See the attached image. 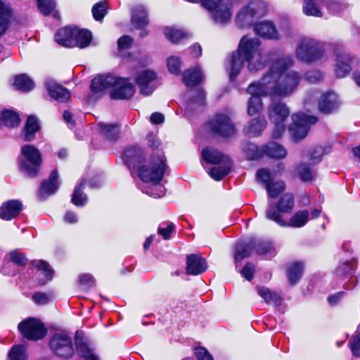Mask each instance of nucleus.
<instances>
[{"instance_id": "nucleus-1", "label": "nucleus", "mask_w": 360, "mask_h": 360, "mask_svg": "<svg viewBox=\"0 0 360 360\" xmlns=\"http://www.w3.org/2000/svg\"><path fill=\"white\" fill-rule=\"evenodd\" d=\"M293 64L294 61L290 56L278 58L259 82L249 85L248 93H263L271 97L290 96L295 91L302 79V75L295 71L284 74Z\"/></svg>"}, {"instance_id": "nucleus-2", "label": "nucleus", "mask_w": 360, "mask_h": 360, "mask_svg": "<svg viewBox=\"0 0 360 360\" xmlns=\"http://www.w3.org/2000/svg\"><path fill=\"white\" fill-rule=\"evenodd\" d=\"M270 60L267 54L263 53L259 46H238L236 52L233 53L226 67L231 81L235 80L243 68L244 63H248L250 72L262 70Z\"/></svg>"}, {"instance_id": "nucleus-3", "label": "nucleus", "mask_w": 360, "mask_h": 360, "mask_svg": "<svg viewBox=\"0 0 360 360\" xmlns=\"http://www.w3.org/2000/svg\"><path fill=\"white\" fill-rule=\"evenodd\" d=\"M166 168L165 158L162 153L158 152L150 158L148 166L143 165L139 168V176L145 182L160 183Z\"/></svg>"}, {"instance_id": "nucleus-4", "label": "nucleus", "mask_w": 360, "mask_h": 360, "mask_svg": "<svg viewBox=\"0 0 360 360\" xmlns=\"http://www.w3.org/2000/svg\"><path fill=\"white\" fill-rule=\"evenodd\" d=\"M23 159L20 161V169L30 177L37 176L41 164V156L39 150L32 145H25L21 148Z\"/></svg>"}, {"instance_id": "nucleus-5", "label": "nucleus", "mask_w": 360, "mask_h": 360, "mask_svg": "<svg viewBox=\"0 0 360 360\" xmlns=\"http://www.w3.org/2000/svg\"><path fill=\"white\" fill-rule=\"evenodd\" d=\"M266 11V4L259 0H254L244 6L236 15V23L240 27L251 25L256 19L262 18Z\"/></svg>"}, {"instance_id": "nucleus-6", "label": "nucleus", "mask_w": 360, "mask_h": 360, "mask_svg": "<svg viewBox=\"0 0 360 360\" xmlns=\"http://www.w3.org/2000/svg\"><path fill=\"white\" fill-rule=\"evenodd\" d=\"M266 217L283 227L301 228L308 222L309 212L307 210L297 211L292 216L289 221H286L283 219L282 215L276 212L274 206L271 205L270 207L266 211Z\"/></svg>"}, {"instance_id": "nucleus-7", "label": "nucleus", "mask_w": 360, "mask_h": 360, "mask_svg": "<svg viewBox=\"0 0 360 360\" xmlns=\"http://www.w3.org/2000/svg\"><path fill=\"white\" fill-rule=\"evenodd\" d=\"M292 123L289 127V131L295 141H299L308 134L311 124L317 122V118L304 113H296L292 115Z\"/></svg>"}, {"instance_id": "nucleus-8", "label": "nucleus", "mask_w": 360, "mask_h": 360, "mask_svg": "<svg viewBox=\"0 0 360 360\" xmlns=\"http://www.w3.org/2000/svg\"><path fill=\"white\" fill-rule=\"evenodd\" d=\"M51 351L62 359L70 358L74 354L72 338L63 333L54 334L49 341Z\"/></svg>"}, {"instance_id": "nucleus-9", "label": "nucleus", "mask_w": 360, "mask_h": 360, "mask_svg": "<svg viewBox=\"0 0 360 360\" xmlns=\"http://www.w3.org/2000/svg\"><path fill=\"white\" fill-rule=\"evenodd\" d=\"M18 330L27 340H38L46 335V329L37 319L28 318L18 324Z\"/></svg>"}, {"instance_id": "nucleus-10", "label": "nucleus", "mask_w": 360, "mask_h": 360, "mask_svg": "<svg viewBox=\"0 0 360 360\" xmlns=\"http://www.w3.org/2000/svg\"><path fill=\"white\" fill-rule=\"evenodd\" d=\"M210 129L216 134L223 137H229L235 133L234 124L230 117L224 114H217L209 122Z\"/></svg>"}, {"instance_id": "nucleus-11", "label": "nucleus", "mask_w": 360, "mask_h": 360, "mask_svg": "<svg viewBox=\"0 0 360 360\" xmlns=\"http://www.w3.org/2000/svg\"><path fill=\"white\" fill-rule=\"evenodd\" d=\"M325 5L333 14L338 13L340 4L330 0H304L303 11L307 15L321 16V6Z\"/></svg>"}, {"instance_id": "nucleus-12", "label": "nucleus", "mask_w": 360, "mask_h": 360, "mask_svg": "<svg viewBox=\"0 0 360 360\" xmlns=\"http://www.w3.org/2000/svg\"><path fill=\"white\" fill-rule=\"evenodd\" d=\"M135 93L134 85L128 79L115 77L110 96L115 100H126L131 98Z\"/></svg>"}, {"instance_id": "nucleus-13", "label": "nucleus", "mask_w": 360, "mask_h": 360, "mask_svg": "<svg viewBox=\"0 0 360 360\" xmlns=\"http://www.w3.org/2000/svg\"><path fill=\"white\" fill-rule=\"evenodd\" d=\"M158 75L151 70H144L137 73L136 82L139 88L140 93L144 96L152 94L156 88L155 82Z\"/></svg>"}, {"instance_id": "nucleus-14", "label": "nucleus", "mask_w": 360, "mask_h": 360, "mask_svg": "<svg viewBox=\"0 0 360 360\" xmlns=\"http://www.w3.org/2000/svg\"><path fill=\"white\" fill-rule=\"evenodd\" d=\"M359 59L346 53L336 54L335 73L337 77L343 78L349 74L352 66L358 65Z\"/></svg>"}, {"instance_id": "nucleus-15", "label": "nucleus", "mask_w": 360, "mask_h": 360, "mask_svg": "<svg viewBox=\"0 0 360 360\" xmlns=\"http://www.w3.org/2000/svg\"><path fill=\"white\" fill-rule=\"evenodd\" d=\"M297 58L305 63L315 62L324 55L323 46H297Z\"/></svg>"}, {"instance_id": "nucleus-16", "label": "nucleus", "mask_w": 360, "mask_h": 360, "mask_svg": "<svg viewBox=\"0 0 360 360\" xmlns=\"http://www.w3.org/2000/svg\"><path fill=\"white\" fill-rule=\"evenodd\" d=\"M45 86L50 97L58 102H66L70 99V91L56 81L49 79L45 82Z\"/></svg>"}, {"instance_id": "nucleus-17", "label": "nucleus", "mask_w": 360, "mask_h": 360, "mask_svg": "<svg viewBox=\"0 0 360 360\" xmlns=\"http://www.w3.org/2000/svg\"><path fill=\"white\" fill-rule=\"evenodd\" d=\"M59 186L58 173L56 169H54L49 178L41 184L38 193L39 198L44 200L47 196L54 194L58 190Z\"/></svg>"}, {"instance_id": "nucleus-18", "label": "nucleus", "mask_w": 360, "mask_h": 360, "mask_svg": "<svg viewBox=\"0 0 360 360\" xmlns=\"http://www.w3.org/2000/svg\"><path fill=\"white\" fill-rule=\"evenodd\" d=\"M269 117L273 123L284 122L290 115V110L281 101H273L269 106Z\"/></svg>"}, {"instance_id": "nucleus-19", "label": "nucleus", "mask_w": 360, "mask_h": 360, "mask_svg": "<svg viewBox=\"0 0 360 360\" xmlns=\"http://www.w3.org/2000/svg\"><path fill=\"white\" fill-rule=\"evenodd\" d=\"M255 34L262 38L270 40H277L280 38L278 30L271 21H262L254 26Z\"/></svg>"}, {"instance_id": "nucleus-20", "label": "nucleus", "mask_w": 360, "mask_h": 360, "mask_svg": "<svg viewBox=\"0 0 360 360\" xmlns=\"http://www.w3.org/2000/svg\"><path fill=\"white\" fill-rule=\"evenodd\" d=\"M339 105L338 95L335 92H327L320 97L319 109L324 114H330L337 110Z\"/></svg>"}, {"instance_id": "nucleus-21", "label": "nucleus", "mask_w": 360, "mask_h": 360, "mask_svg": "<svg viewBox=\"0 0 360 360\" xmlns=\"http://www.w3.org/2000/svg\"><path fill=\"white\" fill-rule=\"evenodd\" d=\"M22 209V204L18 200H11L4 202L0 207V217L4 220L15 218Z\"/></svg>"}, {"instance_id": "nucleus-22", "label": "nucleus", "mask_w": 360, "mask_h": 360, "mask_svg": "<svg viewBox=\"0 0 360 360\" xmlns=\"http://www.w3.org/2000/svg\"><path fill=\"white\" fill-rule=\"evenodd\" d=\"M207 268L205 259L197 255H189L186 258V272L188 274L198 275Z\"/></svg>"}, {"instance_id": "nucleus-23", "label": "nucleus", "mask_w": 360, "mask_h": 360, "mask_svg": "<svg viewBox=\"0 0 360 360\" xmlns=\"http://www.w3.org/2000/svg\"><path fill=\"white\" fill-rule=\"evenodd\" d=\"M266 120L264 117H257L249 122L244 127L243 132L250 137L259 136L266 128Z\"/></svg>"}, {"instance_id": "nucleus-24", "label": "nucleus", "mask_w": 360, "mask_h": 360, "mask_svg": "<svg viewBox=\"0 0 360 360\" xmlns=\"http://www.w3.org/2000/svg\"><path fill=\"white\" fill-rule=\"evenodd\" d=\"M12 11L10 6L4 0H0V37L8 30L11 25Z\"/></svg>"}, {"instance_id": "nucleus-25", "label": "nucleus", "mask_w": 360, "mask_h": 360, "mask_svg": "<svg viewBox=\"0 0 360 360\" xmlns=\"http://www.w3.org/2000/svg\"><path fill=\"white\" fill-rule=\"evenodd\" d=\"M202 158L210 164L217 165L222 162H229V158L217 149L212 148H206L202 150Z\"/></svg>"}, {"instance_id": "nucleus-26", "label": "nucleus", "mask_w": 360, "mask_h": 360, "mask_svg": "<svg viewBox=\"0 0 360 360\" xmlns=\"http://www.w3.org/2000/svg\"><path fill=\"white\" fill-rule=\"evenodd\" d=\"M113 82H115V76L98 75L91 81V89L96 93L101 92L108 88H112Z\"/></svg>"}, {"instance_id": "nucleus-27", "label": "nucleus", "mask_w": 360, "mask_h": 360, "mask_svg": "<svg viewBox=\"0 0 360 360\" xmlns=\"http://www.w3.org/2000/svg\"><path fill=\"white\" fill-rule=\"evenodd\" d=\"M75 26H65L60 28L55 34V40L58 45H70L75 41Z\"/></svg>"}, {"instance_id": "nucleus-28", "label": "nucleus", "mask_w": 360, "mask_h": 360, "mask_svg": "<svg viewBox=\"0 0 360 360\" xmlns=\"http://www.w3.org/2000/svg\"><path fill=\"white\" fill-rule=\"evenodd\" d=\"M131 23L138 29H143L148 24V13L143 6H138L131 15Z\"/></svg>"}, {"instance_id": "nucleus-29", "label": "nucleus", "mask_w": 360, "mask_h": 360, "mask_svg": "<svg viewBox=\"0 0 360 360\" xmlns=\"http://www.w3.org/2000/svg\"><path fill=\"white\" fill-rule=\"evenodd\" d=\"M264 155L275 159H282L287 155V150L276 142H269L264 146Z\"/></svg>"}, {"instance_id": "nucleus-30", "label": "nucleus", "mask_w": 360, "mask_h": 360, "mask_svg": "<svg viewBox=\"0 0 360 360\" xmlns=\"http://www.w3.org/2000/svg\"><path fill=\"white\" fill-rule=\"evenodd\" d=\"M202 74L198 68L186 70L183 75V82L187 86H194L200 83Z\"/></svg>"}, {"instance_id": "nucleus-31", "label": "nucleus", "mask_w": 360, "mask_h": 360, "mask_svg": "<svg viewBox=\"0 0 360 360\" xmlns=\"http://www.w3.org/2000/svg\"><path fill=\"white\" fill-rule=\"evenodd\" d=\"M294 206L295 200L293 195L289 193H285L280 198L276 203V207L277 210L276 211L279 214H281V212L290 213L293 210Z\"/></svg>"}, {"instance_id": "nucleus-32", "label": "nucleus", "mask_w": 360, "mask_h": 360, "mask_svg": "<svg viewBox=\"0 0 360 360\" xmlns=\"http://www.w3.org/2000/svg\"><path fill=\"white\" fill-rule=\"evenodd\" d=\"M75 345L77 353L82 356L84 360H99L94 350L89 345L82 341V339L75 338Z\"/></svg>"}, {"instance_id": "nucleus-33", "label": "nucleus", "mask_w": 360, "mask_h": 360, "mask_svg": "<svg viewBox=\"0 0 360 360\" xmlns=\"http://www.w3.org/2000/svg\"><path fill=\"white\" fill-rule=\"evenodd\" d=\"M191 100L186 107V110L189 111L194 107H202L205 104V94L201 89L191 90L188 92Z\"/></svg>"}, {"instance_id": "nucleus-34", "label": "nucleus", "mask_w": 360, "mask_h": 360, "mask_svg": "<svg viewBox=\"0 0 360 360\" xmlns=\"http://www.w3.org/2000/svg\"><path fill=\"white\" fill-rule=\"evenodd\" d=\"M39 129L37 119L34 116H29L25 126L24 141H30L34 139L35 133Z\"/></svg>"}, {"instance_id": "nucleus-35", "label": "nucleus", "mask_w": 360, "mask_h": 360, "mask_svg": "<svg viewBox=\"0 0 360 360\" xmlns=\"http://www.w3.org/2000/svg\"><path fill=\"white\" fill-rule=\"evenodd\" d=\"M250 94L251 97L248 102V114L252 116L262 110V102L260 96L265 95V94L256 92ZM266 96L267 95L266 94Z\"/></svg>"}, {"instance_id": "nucleus-36", "label": "nucleus", "mask_w": 360, "mask_h": 360, "mask_svg": "<svg viewBox=\"0 0 360 360\" xmlns=\"http://www.w3.org/2000/svg\"><path fill=\"white\" fill-rule=\"evenodd\" d=\"M255 243L253 240H250L246 244H239L236 247L235 250V261L236 262H241L244 258L248 257L252 250L255 248Z\"/></svg>"}, {"instance_id": "nucleus-37", "label": "nucleus", "mask_w": 360, "mask_h": 360, "mask_svg": "<svg viewBox=\"0 0 360 360\" xmlns=\"http://www.w3.org/2000/svg\"><path fill=\"white\" fill-rule=\"evenodd\" d=\"M14 85L19 91L27 92L32 90L34 83L26 74H21L15 76Z\"/></svg>"}, {"instance_id": "nucleus-38", "label": "nucleus", "mask_w": 360, "mask_h": 360, "mask_svg": "<svg viewBox=\"0 0 360 360\" xmlns=\"http://www.w3.org/2000/svg\"><path fill=\"white\" fill-rule=\"evenodd\" d=\"M304 264L297 262L293 263L288 270V278L291 285L296 284L302 276Z\"/></svg>"}, {"instance_id": "nucleus-39", "label": "nucleus", "mask_w": 360, "mask_h": 360, "mask_svg": "<svg viewBox=\"0 0 360 360\" xmlns=\"http://www.w3.org/2000/svg\"><path fill=\"white\" fill-rule=\"evenodd\" d=\"M243 150L248 160H257L264 155V146L259 148L253 143H247Z\"/></svg>"}, {"instance_id": "nucleus-40", "label": "nucleus", "mask_w": 360, "mask_h": 360, "mask_svg": "<svg viewBox=\"0 0 360 360\" xmlns=\"http://www.w3.org/2000/svg\"><path fill=\"white\" fill-rule=\"evenodd\" d=\"M75 41L76 45H89L92 41V33L86 29H79L75 26Z\"/></svg>"}, {"instance_id": "nucleus-41", "label": "nucleus", "mask_w": 360, "mask_h": 360, "mask_svg": "<svg viewBox=\"0 0 360 360\" xmlns=\"http://www.w3.org/2000/svg\"><path fill=\"white\" fill-rule=\"evenodd\" d=\"M101 132L108 140H116L120 133V128L113 124L98 123Z\"/></svg>"}, {"instance_id": "nucleus-42", "label": "nucleus", "mask_w": 360, "mask_h": 360, "mask_svg": "<svg viewBox=\"0 0 360 360\" xmlns=\"http://www.w3.org/2000/svg\"><path fill=\"white\" fill-rule=\"evenodd\" d=\"M258 294L268 304L278 305L281 304V298L276 292L269 289L261 287L258 288Z\"/></svg>"}, {"instance_id": "nucleus-43", "label": "nucleus", "mask_w": 360, "mask_h": 360, "mask_svg": "<svg viewBox=\"0 0 360 360\" xmlns=\"http://www.w3.org/2000/svg\"><path fill=\"white\" fill-rule=\"evenodd\" d=\"M222 165L217 167L212 168L209 172V175L216 181L221 180L225 176H226L231 169V160L229 162H222Z\"/></svg>"}, {"instance_id": "nucleus-44", "label": "nucleus", "mask_w": 360, "mask_h": 360, "mask_svg": "<svg viewBox=\"0 0 360 360\" xmlns=\"http://www.w3.org/2000/svg\"><path fill=\"white\" fill-rule=\"evenodd\" d=\"M144 157L143 150L138 147H131L124 151V158L130 165L140 162Z\"/></svg>"}, {"instance_id": "nucleus-45", "label": "nucleus", "mask_w": 360, "mask_h": 360, "mask_svg": "<svg viewBox=\"0 0 360 360\" xmlns=\"http://www.w3.org/2000/svg\"><path fill=\"white\" fill-rule=\"evenodd\" d=\"M84 188V181L75 187L72 197V202L76 206H83L87 201V196L82 191Z\"/></svg>"}, {"instance_id": "nucleus-46", "label": "nucleus", "mask_w": 360, "mask_h": 360, "mask_svg": "<svg viewBox=\"0 0 360 360\" xmlns=\"http://www.w3.org/2000/svg\"><path fill=\"white\" fill-rule=\"evenodd\" d=\"M297 172L299 178L302 181H311L315 176V172L309 165L305 163L300 164L297 168Z\"/></svg>"}, {"instance_id": "nucleus-47", "label": "nucleus", "mask_w": 360, "mask_h": 360, "mask_svg": "<svg viewBox=\"0 0 360 360\" xmlns=\"http://www.w3.org/2000/svg\"><path fill=\"white\" fill-rule=\"evenodd\" d=\"M3 124L8 127H17L20 123L19 115L11 110H4L2 112Z\"/></svg>"}, {"instance_id": "nucleus-48", "label": "nucleus", "mask_w": 360, "mask_h": 360, "mask_svg": "<svg viewBox=\"0 0 360 360\" xmlns=\"http://www.w3.org/2000/svg\"><path fill=\"white\" fill-rule=\"evenodd\" d=\"M26 348L23 345H14L8 354L9 360H27Z\"/></svg>"}, {"instance_id": "nucleus-49", "label": "nucleus", "mask_w": 360, "mask_h": 360, "mask_svg": "<svg viewBox=\"0 0 360 360\" xmlns=\"http://www.w3.org/2000/svg\"><path fill=\"white\" fill-rule=\"evenodd\" d=\"M268 195L271 198H276L285 189V183L282 181H273L267 184L266 188Z\"/></svg>"}, {"instance_id": "nucleus-50", "label": "nucleus", "mask_w": 360, "mask_h": 360, "mask_svg": "<svg viewBox=\"0 0 360 360\" xmlns=\"http://www.w3.org/2000/svg\"><path fill=\"white\" fill-rule=\"evenodd\" d=\"M33 266L41 271L47 280H51L53 276V269L50 265L44 260H33L32 262Z\"/></svg>"}, {"instance_id": "nucleus-51", "label": "nucleus", "mask_w": 360, "mask_h": 360, "mask_svg": "<svg viewBox=\"0 0 360 360\" xmlns=\"http://www.w3.org/2000/svg\"><path fill=\"white\" fill-rule=\"evenodd\" d=\"M253 242L256 244L254 248L256 249V251L259 255L272 254L274 251V248L271 243L269 241L253 240Z\"/></svg>"}, {"instance_id": "nucleus-52", "label": "nucleus", "mask_w": 360, "mask_h": 360, "mask_svg": "<svg viewBox=\"0 0 360 360\" xmlns=\"http://www.w3.org/2000/svg\"><path fill=\"white\" fill-rule=\"evenodd\" d=\"M165 35L172 43H178L184 37L185 34L184 32L179 29L167 27L165 30Z\"/></svg>"}, {"instance_id": "nucleus-53", "label": "nucleus", "mask_w": 360, "mask_h": 360, "mask_svg": "<svg viewBox=\"0 0 360 360\" xmlns=\"http://www.w3.org/2000/svg\"><path fill=\"white\" fill-rule=\"evenodd\" d=\"M37 6L44 15H49L56 8L55 0H36Z\"/></svg>"}, {"instance_id": "nucleus-54", "label": "nucleus", "mask_w": 360, "mask_h": 360, "mask_svg": "<svg viewBox=\"0 0 360 360\" xmlns=\"http://www.w3.org/2000/svg\"><path fill=\"white\" fill-rule=\"evenodd\" d=\"M94 18L97 21L103 20L107 14V6L105 2L101 1L96 4L92 8Z\"/></svg>"}, {"instance_id": "nucleus-55", "label": "nucleus", "mask_w": 360, "mask_h": 360, "mask_svg": "<svg viewBox=\"0 0 360 360\" xmlns=\"http://www.w3.org/2000/svg\"><path fill=\"white\" fill-rule=\"evenodd\" d=\"M8 256L11 262L19 266H24L27 264V259L26 256L18 250L11 251Z\"/></svg>"}, {"instance_id": "nucleus-56", "label": "nucleus", "mask_w": 360, "mask_h": 360, "mask_svg": "<svg viewBox=\"0 0 360 360\" xmlns=\"http://www.w3.org/2000/svg\"><path fill=\"white\" fill-rule=\"evenodd\" d=\"M304 78L309 83L315 84L322 81L324 74L318 70H313L305 73Z\"/></svg>"}, {"instance_id": "nucleus-57", "label": "nucleus", "mask_w": 360, "mask_h": 360, "mask_svg": "<svg viewBox=\"0 0 360 360\" xmlns=\"http://www.w3.org/2000/svg\"><path fill=\"white\" fill-rule=\"evenodd\" d=\"M180 60L178 57L170 56L167 59V67L170 73L179 75L180 73Z\"/></svg>"}, {"instance_id": "nucleus-58", "label": "nucleus", "mask_w": 360, "mask_h": 360, "mask_svg": "<svg viewBox=\"0 0 360 360\" xmlns=\"http://www.w3.org/2000/svg\"><path fill=\"white\" fill-rule=\"evenodd\" d=\"M272 174L265 168L259 169L257 172V179L266 187L267 184H271Z\"/></svg>"}, {"instance_id": "nucleus-59", "label": "nucleus", "mask_w": 360, "mask_h": 360, "mask_svg": "<svg viewBox=\"0 0 360 360\" xmlns=\"http://www.w3.org/2000/svg\"><path fill=\"white\" fill-rule=\"evenodd\" d=\"M148 194L155 198H161L165 194V188L164 186H161L160 183L153 184V186L150 188Z\"/></svg>"}, {"instance_id": "nucleus-60", "label": "nucleus", "mask_w": 360, "mask_h": 360, "mask_svg": "<svg viewBox=\"0 0 360 360\" xmlns=\"http://www.w3.org/2000/svg\"><path fill=\"white\" fill-rule=\"evenodd\" d=\"M32 300L37 304H46L51 300V297L44 292H36L32 295Z\"/></svg>"}, {"instance_id": "nucleus-61", "label": "nucleus", "mask_w": 360, "mask_h": 360, "mask_svg": "<svg viewBox=\"0 0 360 360\" xmlns=\"http://www.w3.org/2000/svg\"><path fill=\"white\" fill-rule=\"evenodd\" d=\"M255 270V266L252 263H248L240 271V273L248 281H251L253 278Z\"/></svg>"}, {"instance_id": "nucleus-62", "label": "nucleus", "mask_w": 360, "mask_h": 360, "mask_svg": "<svg viewBox=\"0 0 360 360\" xmlns=\"http://www.w3.org/2000/svg\"><path fill=\"white\" fill-rule=\"evenodd\" d=\"M353 270V264L351 262H345L336 269V274L338 276H343L349 274Z\"/></svg>"}, {"instance_id": "nucleus-63", "label": "nucleus", "mask_w": 360, "mask_h": 360, "mask_svg": "<svg viewBox=\"0 0 360 360\" xmlns=\"http://www.w3.org/2000/svg\"><path fill=\"white\" fill-rule=\"evenodd\" d=\"M351 350L355 356H360V333L351 340Z\"/></svg>"}, {"instance_id": "nucleus-64", "label": "nucleus", "mask_w": 360, "mask_h": 360, "mask_svg": "<svg viewBox=\"0 0 360 360\" xmlns=\"http://www.w3.org/2000/svg\"><path fill=\"white\" fill-rule=\"evenodd\" d=\"M195 355L198 360H214L212 356L203 347L197 348Z\"/></svg>"}]
</instances>
